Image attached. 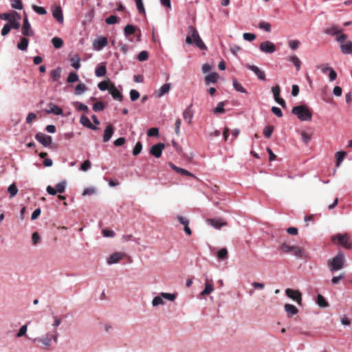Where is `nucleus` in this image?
<instances>
[{"instance_id": "61", "label": "nucleus", "mask_w": 352, "mask_h": 352, "mask_svg": "<svg viewBox=\"0 0 352 352\" xmlns=\"http://www.w3.org/2000/svg\"><path fill=\"white\" fill-rule=\"evenodd\" d=\"M32 244L34 245L40 242L41 237L38 232H35L32 234Z\"/></svg>"}, {"instance_id": "25", "label": "nucleus", "mask_w": 352, "mask_h": 352, "mask_svg": "<svg viewBox=\"0 0 352 352\" xmlns=\"http://www.w3.org/2000/svg\"><path fill=\"white\" fill-rule=\"evenodd\" d=\"M170 89V83H166L163 85L159 90L156 92L157 97H162L164 94H167Z\"/></svg>"}, {"instance_id": "26", "label": "nucleus", "mask_w": 352, "mask_h": 352, "mask_svg": "<svg viewBox=\"0 0 352 352\" xmlns=\"http://www.w3.org/2000/svg\"><path fill=\"white\" fill-rule=\"evenodd\" d=\"M80 122L84 126H86L93 130L97 129V127L94 126L90 122L89 119L85 116H81Z\"/></svg>"}, {"instance_id": "40", "label": "nucleus", "mask_w": 352, "mask_h": 352, "mask_svg": "<svg viewBox=\"0 0 352 352\" xmlns=\"http://www.w3.org/2000/svg\"><path fill=\"white\" fill-rule=\"evenodd\" d=\"M87 89L86 85L83 83L78 84L75 88V94L76 95H80Z\"/></svg>"}, {"instance_id": "9", "label": "nucleus", "mask_w": 352, "mask_h": 352, "mask_svg": "<svg viewBox=\"0 0 352 352\" xmlns=\"http://www.w3.org/2000/svg\"><path fill=\"white\" fill-rule=\"evenodd\" d=\"M36 140L39 142L42 145L47 147L49 146L52 142V138L50 135H47L43 133H38L35 135Z\"/></svg>"}, {"instance_id": "33", "label": "nucleus", "mask_w": 352, "mask_h": 352, "mask_svg": "<svg viewBox=\"0 0 352 352\" xmlns=\"http://www.w3.org/2000/svg\"><path fill=\"white\" fill-rule=\"evenodd\" d=\"M214 289L213 285L212 283H209L208 281L206 282L205 284V289L201 292V296H206L210 294Z\"/></svg>"}, {"instance_id": "52", "label": "nucleus", "mask_w": 352, "mask_h": 352, "mask_svg": "<svg viewBox=\"0 0 352 352\" xmlns=\"http://www.w3.org/2000/svg\"><path fill=\"white\" fill-rule=\"evenodd\" d=\"M259 28L264 30L265 31L270 32L271 31V25L265 21H261L258 25Z\"/></svg>"}, {"instance_id": "64", "label": "nucleus", "mask_w": 352, "mask_h": 352, "mask_svg": "<svg viewBox=\"0 0 352 352\" xmlns=\"http://www.w3.org/2000/svg\"><path fill=\"white\" fill-rule=\"evenodd\" d=\"M317 67L320 69L323 74H327L332 68L329 67L327 64H322L318 65Z\"/></svg>"}, {"instance_id": "17", "label": "nucleus", "mask_w": 352, "mask_h": 352, "mask_svg": "<svg viewBox=\"0 0 352 352\" xmlns=\"http://www.w3.org/2000/svg\"><path fill=\"white\" fill-rule=\"evenodd\" d=\"M52 15L59 23H63L64 18L60 6H56L52 10Z\"/></svg>"}, {"instance_id": "24", "label": "nucleus", "mask_w": 352, "mask_h": 352, "mask_svg": "<svg viewBox=\"0 0 352 352\" xmlns=\"http://www.w3.org/2000/svg\"><path fill=\"white\" fill-rule=\"evenodd\" d=\"M96 76L102 77L107 74V68L104 63L98 65L95 71Z\"/></svg>"}, {"instance_id": "34", "label": "nucleus", "mask_w": 352, "mask_h": 352, "mask_svg": "<svg viewBox=\"0 0 352 352\" xmlns=\"http://www.w3.org/2000/svg\"><path fill=\"white\" fill-rule=\"evenodd\" d=\"M316 302L321 307H327L329 306V303L321 294L317 296Z\"/></svg>"}, {"instance_id": "43", "label": "nucleus", "mask_w": 352, "mask_h": 352, "mask_svg": "<svg viewBox=\"0 0 352 352\" xmlns=\"http://www.w3.org/2000/svg\"><path fill=\"white\" fill-rule=\"evenodd\" d=\"M135 32V27L132 25H126L124 29V34L127 36L134 34Z\"/></svg>"}, {"instance_id": "27", "label": "nucleus", "mask_w": 352, "mask_h": 352, "mask_svg": "<svg viewBox=\"0 0 352 352\" xmlns=\"http://www.w3.org/2000/svg\"><path fill=\"white\" fill-rule=\"evenodd\" d=\"M341 51L343 54H349L352 53V42L351 41H347L344 44H342L340 46Z\"/></svg>"}, {"instance_id": "54", "label": "nucleus", "mask_w": 352, "mask_h": 352, "mask_svg": "<svg viewBox=\"0 0 352 352\" xmlns=\"http://www.w3.org/2000/svg\"><path fill=\"white\" fill-rule=\"evenodd\" d=\"M104 107L102 102H97L93 105V110L95 111H100L104 109Z\"/></svg>"}, {"instance_id": "6", "label": "nucleus", "mask_w": 352, "mask_h": 352, "mask_svg": "<svg viewBox=\"0 0 352 352\" xmlns=\"http://www.w3.org/2000/svg\"><path fill=\"white\" fill-rule=\"evenodd\" d=\"M54 340V342H57L58 340V334L56 332H55L54 334H51L50 333H47L45 336L40 338L38 339L35 338L33 340V342H36V340H38L41 342L45 347L49 349L51 346L52 344V340Z\"/></svg>"}, {"instance_id": "10", "label": "nucleus", "mask_w": 352, "mask_h": 352, "mask_svg": "<svg viewBox=\"0 0 352 352\" xmlns=\"http://www.w3.org/2000/svg\"><path fill=\"white\" fill-rule=\"evenodd\" d=\"M207 224L212 226L216 229H219L222 226H227V222L224 221L222 218H214V219H207L206 220Z\"/></svg>"}, {"instance_id": "46", "label": "nucleus", "mask_w": 352, "mask_h": 352, "mask_svg": "<svg viewBox=\"0 0 352 352\" xmlns=\"http://www.w3.org/2000/svg\"><path fill=\"white\" fill-rule=\"evenodd\" d=\"M119 21L118 17L116 15H111L105 19V22L108 25H113L118 23Z\"/></svg>"}, {"instance_id": "50", "label": "nucleus", "mask_w": 352, "mask_h": 352, "mask_svg": "<svg viewBox=\"0 0 352 352\" xmlns=\"http://www.w3.org/2000/svg\"><path fill=\"white\" fill-rule=\"evenodd\" d=\"M65 186H66V182L65 181H63L56 186V190L57 192L63 193L65 190Z\"/></svg>"}, {"instance_id": "49", "label": "nucleus", "mask_w": 352, "mask_h": 352, "mask_svg": "<svg viewBox=\"0 0 352 352\" xmlns=\"http://www.w3.org/2000/svg\"><path fill=\"white\" fill-rule=\"evenodd\" d=\"M78 76L74 72H71L67 77V81L69 83H72L78 81Z\"/></svg>"}, {"instance_id": "39", "label": "nucleus", "mask_w": 352, "mask_h": 352, "mask_svg": "<svg viewBox=\"0 0 352 352\" xmlns=\"http://www.w3.org/2000/svg\"><path fill=\"white\" fill-rule=\"evenodd\" d=\"M111 84L109 80L102 81L98 83V87L101 91L109 90L110 89Z\"/></svg>"}, {"instance_id": "59", "label": "nucleus", "mask_w": 352, "mask_h": 352, "mask_svg": "<svg viewBox=\"0 0 352 352\" xmlns=\"http://www.w3.org/2000/svg\"><path fill=\"white\" fill-rule=\"evenodd\" d=\"M74 105L78 111H87L88 110V107L87 105L79 102H76L74 103Z\"/></svg>"}, {"instance_id": "44", "label": "nucleus", "mask_w": 352, "mask_h": 352, "mask_svg": "<svg viewBox=\"0 0 352 352\" xmlns=\"http://www.w3.org/2000/svg\"><path fill=\"white\" fill-rule=\"evenodd\" d=\"M137 6V9L140 14H145V9L142 0H134Z\"/></svg>"}, {"instance_id": "7", "label": "nucleus", "mask_w": 352, "mask_h": 352, "mask_svg": "<svg viewBox=\"0 0 352 352\" xmlns=\"http://www.w3.org/2000/svg\"><path fill=\"white\" fill-rule=\"evenodd\" d=\"M286 295L295 300L298 305L302 303V294L298 290L288 288L285 290Z\"/></svg>"}, {"instance_id": "16", "label": "nucleus", "mask_w": 352, "mask_h": 352, "mask_svg": "<svg viewBox=\"0 0 352 352\" xmlns=\"http://www.w3.org/2000/svg\"><path fill=\"white\" fill-rule=\"evenodd\" d=\"M246 67L250 70L252 71L258 77V79L261 80H265V74L263 71L260 69L257 66L247 65Z\"/></svg>"}, {"instance_id": "15", "label": "nucleus", "mask_w": 352, "mask_h": 352, "mask_svg": "<svg viewBox=\"0 0 352 352\" xmlns=\"http://www.w3.org/2000/svg\"><path fill=\"white\" fill-rule=\"evenodd\" d=\"M125 256V254L123 252H115L109 256L107 258V263L109 265H112L113 263H116L119 262L121 259H122Z\"/></svg>"}, {"instance_id": "12", "label": "nucleus", "mask_w": 352, "mask_h": 352, "mask_svg": "<svg viewBox=\"0 0 352 352\" xmlns=\"http://www.w3.org/2000/svg\"><path fill=\"white\" fill-rule=\"evenodd\" d=\"M164 144L158 143L151 147L150 153L154 157L159 158L161 157L162 151L164 149Z\"/></svg>"}, {"instance_id": "18", "label": "nucleus", "mask_w": 352, "mask_h": 352, "mask_svg": "<svg viewBox=\"0 0 352 352\" xmlns=\"http://www.w3.org/2000/svg\"><path fill=\"white\" fill-rule=\"evenodd\" d=\"M169 165L171 167V168L173 170H174L175 172H177V173H179V174H181L182 175L189 176V177H192L196 178L195 175H193L192 173H190L188 170H187L186 169L179 168V167L175 166V164H173L172 163H170Z\"/></svg>"}, {"instance_id": "48", "label": "nucleus", "mask_w": 352, "mask_h": 352, "mask_svg": "<svg viewBox=\"0 0 352 352\" xmlns=\"http://www.w3.org/2000/svg\"><path fill=\"white\" fill-rule=\"evenodd\" d=\"M33 10L40 15H44L47 14V11L45 8L40 7L36 5H32Z\"/></svg>"}, {"instance_id": "56", "label": "nucleus", "mask_w": 352, "mask_h": 352, "mask_svg": "<svg viewBox=\"0 0 352 352\" xmlns=\"http://www.w3.org/2000/svg\"><path fill=\"white\" fill-rule=\"evenodd\" d=\"M147 135H148V137L157 136L159 135V130H158L157 128H155V127L151 128L148 131Z\"/></svg>"}, {"instance_id": "19", "label": "nucleus", "mask_w": 352, "mask_h": 352, "mask_svg": "<svg viewBox=\"0 0 352 352\" xmlns=\"http://www.w3.org/2000/svg\"><path fill=\"white\" fill-rule=\"evenodd\" d=\"M109 92L115 100H118L119 101L122 100V94L112 83L111 84Z\"/></svg>"}, {"instance_id": "20", "label": "nucleus", "mask_w": 352, "mask_h": 352, "mask_svg": "<svg viewBox=\"0 0 352 352\" xmlns=\"http://www.w3.org/2000/svg\"><path fill=\"white\" fill-rule=\"evenodd\" d=\"M48 107H49V109L46 110L47 113H48V114L53 113V114H55L57 116H60V115L63 114L62 109L60 108L59 107H58L57 105H56L53 103H50L48 104Z\"/></svg>"}, {"instance_id": "2", "label": "nucleus", "mask_w": 352, "mask_h": 352, "mask_svg": "<svg viewBox=\"0 0 352 352\" xmlns=\"http://www.w3.org/2000/svg\"><path fill=\"white\" fill-rule=\"evenodd\" d=\"M331 241L335 245H340L347 250L352 248L351 237L348 233L333 234L331 236Z\"/></svg>"}, {"instance_id": "14", "label": "nucleus", "mask_w": 352, "mask_h": 352, "mask_svg": "<svg viewBox=\"0 0 352 352\" xmlns=\"http://www.w3.org/2000/svg\"><path fill=\"white\" fill-rule=\"evenodd\" d=\"M21 19V15L14 11L13 12V16L12 18L10 20V21L8 22V24H10V26H11V28H14V29H19L21 26V24H20V21Z\"/></svg>"}, {"instance_id": "35", "label": "nucleus", "mask_w": 352, "mask_h": 352, "mask_svg": "<svg viewBox=\"0 0 352 352\" xmlns=\"http://www.w3.org/2000/svg\"><path fill=\"white\" fill-rule=\"evenodd\" d=\"M233 87L234 88L239 92L241 93H246V90L242 86V85L236 79L233 78L232 80Z\"/></svg>"}, {"instance_id": "8", "label": "nucleus", "mask_w": 352, "mask_h": 352, "mask_svg": "<svg viewBox=\"0 0 352 352\" xmlns=\"http://www.w3.org/2000/svg\"><path fill=\"white\" fill-rule=\"evenodd\" d=\"M22 34L25 36H33L34 33L32 30L30 23L28 21L27 16L25 15L23 19V24L21 28Z\"/></svg>"}, {"instance_id": "23", "label": "nucleus", "mask_w": 352, "mask_h": 352, "mask_svg": "<svg viewBox=\"0 0 352 352\" xmlns=\"http://www.w3.org/2000/svg\"><path fill=\"white\" fill-rule=\"evenodd\" d=\"M285 310L287 312L288 317H292L298 312V309L293 305L285 304Z\"/></svg>"}, {"instance_id": "28", "label": "nucleus", "mask_w": 352, "mask_h": 352, "mask_svg": "<svg viewBox=\"0 0 352 352\" xmlns=\"http://www.w3.org/2000/svg\"><path fill=\"white\" fill-rule=\"evenodd\" d=\"M218 78H219V74L217 73L214 72V73L207 75L205 77V81H206V85H209L210 83L217 82Z\"/></svg>"}, {"instance_id": "60", "label": "nucleus", "mask_w": 352, "mask_h": 352, "mask_svg": "<svg viewBox=\"0 0 352 352\" xmlns=\"http://www.w3.org/2000/svg\"><path fill=\"white\" fill-rule=\"evenodd\" d=\"M302 140L305 144H307L311 139V135L308 134L305 131L301 133Z\"/></svg>"}, {"instance_id": "4", "label": "nucleus", "mask_w": 352, "mask_h": 352, "mask_svg": "<svg viewBox=\"0 0 352 352\" xmlns=\"http://www.w3.org/2000/svg\"><path fill=\"white\" fill-rule=\"evenodd\" d=\"M292 112L301 121H310L312 118V113L310 109L303 104L294 107Z\"/></svg>"}, {"instance_id": "38", "label": "nucleus", "mask_w": 352, "mask_h": 352, "mask_svg": "<svg viewBox=\"0 0 352 352\" xmlns=\"http://www.w3.org/2000/svg\"><path fill=\"white\" fill-rule=\"evenodd\" d=\"M8 191L10 193V198L14 197L18 192V188L15 184H12L8 188Z\"/></svg>"}, {"instance_id": "36", "label": "nucleus", "mask_w": 352, "mask_h": 352, "mask_svg": "<svg viewBox=\"0 0 352 352\" xmlns=\"http://www.w3.org/2000/svg\"><path fill=\"white\" fill-rule=\"evenodd\" d=\"M346 153L344 151H338L336 153V166H339L342 162L343 161L344 158L345 157Z\"/></svg>"}, {"instance_id": "42", "label": "nucleus", "mask_w": 352, "mask_h": 352, "mask_svg": "<svg viewBox=\"0 0 352 352\" xmlns=\"http://www.w3.org/2000/svg\"><path fill=\"white\" fill-rule=\"evenodd\" d=\"M274 126L268 125L266 126L263 129V135L265 138H270L273 133Z\"/></svg>"}, {"instance_id": "63", "label": "nucleus", "mask_w": 352, "mask_h": 352, "mask_svg": "<svg viewBox=\"0 0 352 352\" xmlns=\"http://www.w3.org/2000/svg\"><path fill=\"white\" fill-rule=\"evenodd\" d=\"M243 37L246 41H252L256 38V35L252 33H244Z\"/></svg>"}, {"instance_id": "47", "label": "nucleus", "mask_w": 352, "mask_h": 352, "mask_svg": "<svg viewBox=\"0 0 352 352\" xmlns=\"http://www.w3.org/2000/svg\"><path fill=\"white\" fill-rule=\"evenodd\" d=\"M70 62H71L72 66L74 68H75L76 69L80 68V58L78 56L71 58Z\"/></svg>"}, {"instance_id": "37", "label": "nucleus", "mask_w": 352, "mask_h": 352, "mask_svg": "<svg viewBox=\"0 0 352 352\" xmlns=\"http://www.w3.org/2000/svg\"><path fill=\"white\" fill-rule=\"evenodd\" d=\"M288 60L294 63V66L296 67L298 71L300 69L301 62L297 56H291L288 58Z\"/></svg>"}, {"instance_id": "22", "label": "nucleus", "mask_w": 352, "mask_h": 352, "mask_svg": "<svg viewBox=\"0 0 352 352\" xmlns=\"http://www.w3.org/2000/svg\"><path fill=\"white\" fill-rule=\"evenodd\" d=\"M342 29L340 28L337 25H332L331 27L327 28L324 30V33L331 36H337L342 32Z\"/></svg>"}, {"instance_id": "58", "label": "nucleus", "mask_w": 352, "mask_h": 352, "mask_svg": "<svg viewBox=\"0 0 352 352\" xmlns=\"http://www.w3.org/2000/svg\"><path fill=\"white\" fill-rule=\"evenodd\" d=\"M11 5L12 8L18 10H21L23 8L22 2L21 0H12Z\"/></svg>"}, {"instance_id": "41", "label": "nucleus", "mask_w": 352, "mask_h": 352, "mask_svg": "<svg viewBox=\"0 0 352 352\" xmlns=\"http://www.w3.org/2000/svg\"><path fill=\"white\" fill-rule=\"evenodd\" d=\"M52 43L54 45V47L56 49H59L60 47H62V46L63 45V41L62 40V38H58V37H54L52 39Z\"/></svg>"}, {"instance_id": "11", "label": "nucleus", "mask_w": 352, "mask_h": 352, "mask_svg": "<svg viewBox=\"0 0 352 352\" xmlns=\"http://www.w3.org/2000/svg\"><path fill=\"white\" fill-rule=\"evenodd\" d=\"M260 50L265 53L272 54L276 51L275 45L270 41L262 42L259 45Z\"/></svg>"}, {"instance_id": "1", "label": "nucleus", "mask_w": 352, "mask_h": 352, "mask_svg": "<svg viewBox=\"0 0 352 352\" xmlns=\"http://www.w3.org/2000/svg\"><path fill=\"white\" fill-rule=\"evenodd\" d=\"M186 43L187 44H195L202 50L207 49L206 45L202 41L197 30L192 26H189L188 28V35L186 38Z\"/></svg>"}, {"instance_id": "31", "label": "nucleus", "mask_w": 352, "mask_h": 352, "mask_svg": "<svg viewBox=\"0 0 352 352\" xmlns=\"http://www.w3.org/2000/svg\"><path fill=\"white\" fill-rule=\"evenodd\" d=\"M226 102H219L217 107L213 109L212 112L214 114H221L224 113L226 112V110L224 109V107L226 105Z\"/></svg>"}, {"instance_id": "55", "label": "nucleus", "mask_w": 352, "mask_h": 352, "mask_svg": "<svg viewBox=\"0 0 352 352\" xmlns=\"http://www.w3.org/2000/svg\"><path fill=\"white\" fill-rule=\"evenodd\" d=\"M148 58V53L146 51H142L138 56L140 61H145Z\"/></svg>"}, {"instance_id": "53", "label": "nucleus", "mask_w": 352, "mask_h": 352, "mask_svg": "<svg viewBox=\"0 0 352 352\" xmlns=\"http://www.w3.org/2000/svg\"><path fill=\"white\" fill-rule=\"evenodd\" d=\"M142 149V144L140 142H138L133 150V155H139Z\"/></svg>"}, {"instance_id": "29", "label": "nucleus", "mask_w": 352, "mask_h": 352, "mask_svg": "<svg viewBox=\"0 0 352 352\" xmlns=\"http://www.w3.org/2000/svg\"><path fill=\"white\" fill-rule=\"evenodd\" d=\"M184 119L185 121H186L189 124L191 123L193 113L190 109V107H187L183 113Z\"/></svg>"}, {"instance_id": "45", "label": "nucleus", "mask_w": 352, "mask_h": 352, "mask_svg": "<svg viewBox=\"0 0 352 352\" xmlns=\"http://www.w3.org/2000/svg\"><path fill=\"white\" fill-rule=\"evenodd\" d=\"M228 250L226 248L221 249L217 253V257L220 260H224L228 258Z\"/></svg>"}, {"instance_id": "51", "label": "nucleus", "mask_w": 352, "mask_h": 352, "mask_svg": "<svg viewBox=\"0 0 352 352\" xmlns=\"http://www.w3.org/2000/svg\"><path fill=\"white\" fill-rule=\"evenodd\" d=\"M162 298L163 297L161 295L155 296L152 300L153 306L156 307L160 305H163L164 303V302Z\"/></svg>"}, {"instance_id": "32", "label": "nucleus", "mask_w": 352, "mask_h": 352, "mask_svg": "<svg viewBox=\"0 0 352 352\" xmlns=\"http://www.w3.org/2000/svg\"><path fill=\"white\" fill-rule=\"evenodd\" d=\"M29 41L27 38L22 37L21 41L17 44V48L20 50L25 51L28 46Z\"/></svg>"}, {"instance_id": "62", "label": "nucleus", "mask_w": 352, "mask_h": 352, "mask_svg": "<svg viewBox=\"0 0 352 352\" xmlns=\"http://www.w3.org/2000/svg\"><path fill=\"white\" fill-rule=\"evenodd\" d=\"M91 162L89 160H85L80 166V169L83 171H87L91 168Z\"/></svg>"}, {"instance_id": "57", "label": "nucleus", "mask_w": 352, "mask_h": 352, "mask_svg": "<svg viewBox=\"0 0 352 352\" xmlns=\"http://www.w3.org/2000/svg\"><path fill=\"white\" fill-rule=\"evenodd\" d=\"M140 97L139 92L135 89H131L130 91V98L132 101H135Z\"/></svg>"}, {"instance_id": "21", "label": "nucleus", "mask_w": 352, "mask_h": 352, "mask_svg": "<svg viewBox=\"0 0 352 352\" xmlns=\"http://www.w3.org/2000/svg\"><path fill=\"white\" fill-rule=\"evenodd\" d=\"M114 132V129L111 124L108 125L104 132L103 141L108 142L112 137Z\"/></svg>"}, {"instance_id": "5", "label": "nucleus", "mask_w": 352, "mask_h": 352, "mask_svg": "<svg viewBox=\"0 0 352 352\" xmlns=\"http://www.w3.org/2000/svg\"><path fill=\"white\" fill-rule=\"evenodd\" d=\"M280 248L285 253H292L299 258H302L305 256L303 249L300 246H292L287 244L286 243H283L281 244Z\"/></svg>"}, {"instance_id": "3", "label": "nucleus", "mask_w": 352, "mask_h": 352, "mask_svg": "<svg viewBox=\"0 0 352 352\" xmlns=\"http://www.w3.org/2000/svg\"><path fill=\"white\" fill-rule=\"evenodd\" d=\"M345 263L344 255L342 252H339L338 254L327 262V266L332 272L342 270Z\"/></svg>"}, {"instance_id": "13", "label": "nucleus", "mask_w": 352, "mask_h": 352, "mask_svg": "<svg viewBox=\"0 0 352 352\" xmlns=\"http://www.w3.org/2000/svg\"><path fill=\"white\" fill-rule=\"evenodd\" d=\"M108 45L107 37L100 36L94 41L93 43L94 48L96 50H101L103 47Z\"/></svg>"}, {"instance_id": "30", "label": "nucleus", "mask_w": 352, "mask_h": 352, "mask_svg": "<svg viewBox=\"0 0 352 352\" xmlns=\"http://www.w3.org/2000/svg\"><path fill=\"white\" fill-rule=\"evenodd\" d=\"M62 69L60 67H57L55 69H53L50 72V76L53 81L56 82L58 81L60 78Z\"/></svg>"}]
</instances>
